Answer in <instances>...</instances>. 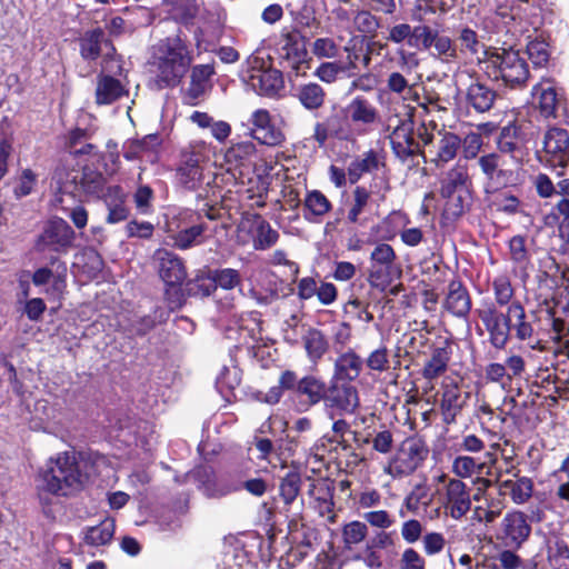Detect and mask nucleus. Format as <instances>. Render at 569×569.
Returning a JSON list of instances; mask_svg holds the SVG:
<instances>
[{"mask_svg":"<svg viewBox=\"0 0 569 569\" xmlns=\"http://www.w3.org/2000/svg\"><path fill=\"white\" fill-rule=\"evenodd\" d=\"M421 31L417 36L420 40L418 50L430 51L436 59L446 64L459 62V47L456 40L429 24H426Z\"/></svg>","mask_w":569,"mask_h":569,"instance_id":"obj_19","label":"nucleus"},{"mask_svg":"<svg viewBox=\"0 0 569 569\" xmlns=\"http://www.w3.org/2000/svg\"><path fill=\"white\" fill-rule=\"evenodd\" d=\"M453 345L455 342L451 338H443L436 341L435 346H431L430 355L425 360L420 370V375L425 380L433 382L445 377L452 359Z\"/></svg>","mask_w":569,"mask_h":569,"instance_id":"obj_22","label":"nucleus"},{"mask_svg":"<svg viewBox=\"0 0 569 569\" xmlns=\"http://www.w3.org/2000/svg\"><path fill=\"white\" fill-rule=\"evenodd\" d=\"M140 520L137 525L154 521L160 526H170L176 519V512L166 506H159L158 500H138Z\"/></svg>","mask_w":569,"mask_h":569,"instance_id":"obj_36","label":"nucleus"},{"mask_svg":"<svg viewBox=\"0 0 569 569\" xmlns=\"http://www.w3.org/2000/svg\"><path fill=\"white\" fill-rule=\"evenodd\" d=\"M539 161L552 169L560 168L558 176H563L569 168V132L561 128H550L543 139V149L537 152Z\"/></svg>","mask_w":569,"mask_h":569,"instance_id":"obj_17","label":"nucleus"},{"mask_svg":"<svg viewBox=\"0 0 569 569\" xmlns=\"http://www.w3.org/2000/svg\"><path fill=\"white\" fill-rule=\"evenodd\" d=\"M451 471L460 478H469L473 473H481L487 467V460L480 456H471L465 453H452Z\"/></svg>","mask_w":569,"mask_h":569,"instance_id":"obj_46","label":"nucleus"},{"mask_svg":"<svg viewBox=\"0 0 569 569\" xmlns=\"http://www.w3.org/2000/svg\"><path fill=\"white\" fill-rule=\"evenodd\" d=\"M428 456L429 446L425 438L412 435L399 443L385 470L392 477L410 476L423 466Z\"/></svg>","mask_w":569,"mask_h":569,"instance_id":"obj_9","label":"nucleus"},{"mask_svg":"<svg viewBox=\"0 0 569 569\" xmlns=\"http://www.w3.org/2000/svg\"><path fill=\"white\" fill-rule=\"evenodd\" d=\"M202 154L196 151H183L174 171L177 183L189 191L197 190L203 181Z\"/></svg>","mask_w":569,"mask_h":569,"instance_id":"obj_24","label":"nucleus"},{"mask_svg":"<svg viewBox=\"0 0 569 569\" xmlns=\"http://www.w3.org/2000/svg\"><path fill=\"white\" fill-rule=\"evenodd\" d=\"M477 162L485 177L486 193H497L506 189L513 191L522 189L526 180L523 162L509 159L497 152L485 153L478 158Z\"/></svg>","mask_w":569,"mask_h":569,"instance_id":"obj_6","label":"nucleus"},{"mask_svg":"<svg viewBox=\"0 0 569 569\" xmlns=\"http://www.w3.org/2000/svg\"><path fill=\"white\" fill-rule=\"evenodd\" d=\"M426 24H418L411 27L409 23H398L392 26L389 29V33L386 39L393 43H402L407 40L409 47L419 49L420 40H418V33L422 32L421 29H425Z\"/></svg>","mask_w":569,"mask_h":569,"instance_id":"obj_53","label":"nucleus"},{"mask_svg":"<svg viewBox=\"0 0 569 569\" xmlns=\"http://www.w3.org/2000/svg\"><path fill=\"white\" fill-rule=\"evenodd\" d=\"M362 362L368 376H380L391 368L390 350L381 343L371 350L366 358H362Z\"/></svg>","mask_w":569,"mask_h":569,"instance_id":"obj_48","label":"nucleus"},{"mask_svg":"<svg viewBox=\"0 0 569 569\" xmlns=\"http://www.w3.org/2000/svg\"><path fill=\"white\" fill-rule=\"evenodd\" d=\"M188 297L206 298L216 292L211 272L209 274H198L193 279L184 281Z\"/></svg>","mask_w":569,"mask_h":569,"instance_id":"obj_61","label":"nucleus"},{"mask_svg":"<svg viewBox=\"0 0 569 569\" xmlns=\"http://www.w3.org/2000/svg\"><path fill=\"white\" fill-rule=\"evenodd\" d=\"M365 458L361 453L357 452L350 443L343 439V443L340 446L339 460L336 461V468L341 471L352 472Z\"/></svg>","mask_w":569,"mask_h":569,"instance_id":"obj_62","label":"nucleus"},{"mask_svg":"<svg viewBox=\"0 0 569 569\" xmlns=\"http://www.w3.org/2000/svg\"><path fill=\"white\" fill-rule=\"evenodd\" d=\"M442 307L458 319L467 320L469 318L472 299L468 288L459 278H455L449 282Z\"/></svg>","mask_w":569,"mask_h":569,"instance_id":"obj_28","label":"nucleus"},{"mask_svg":"<svg viewBox=\"0 0 569 569\" xmlns=\"http://www.w3.org/2000/svg\"><path fill=\"white\" fill-rule=\"evenodd\" d=\"M323 405L339 416L353 415L360 407L359 391L353 383L330 377L326 381Z\"/></svg>","mask_w":569,"mask_h":569,"instance_id":"obj_15","label":"nucleus"},{"mask_svg":"<svg viewBox=\"0 0 569 569\" xmlns=\"http://www.w3.org/2000/svg\"><path fill=\"white\" fill-rule=\"evenodd\" d=\"M497 98V90L481 81L479 74L475 73V81L466 90L467 106L477 113H485L493 108Z\"/></svg>","mask_w":569,"mask_h":569,"instance_id":"obj_31","label":"nucleus"},{"mask_svg":"<svg viewBox=\"0 0 569 569\" xmlns=\"http://www.w3.org/2000/svg\"><path fill=\"white\" fill-rule=\"evenodd\" d=\"M457 41L459 42V53H469L475 56L479 52L481 42L476 30L469 26L458 29Z\"/></svg>","mask_w":569,"mask_h":569,"instance_id":"obj_64","label":"nucleus"},{"mask_svg":"<svg viewBox=\"0 0 569 569\" xmlns=\"http://www.w3.org/2000/svg\"><path fill=\"white\" fill-rule=\"evenodd\" d=\"M256 152V144L251 140H246L232 143L224 157L228 163L239 167L250 162Z\"/></svg>","mask_w":569,"mask_h":569,"instance_id":"obj_58","label":"nucleus"},{"mask_svg":"<svg viewBox=\"0 0 569 569\" xmlns=\"http://www.w3.org/2000/svg\"><path fill=\"white\" fill-rule=\"evenodd\" d=\"M531 527L523 512L513 511L503 519L505 543L508 547L519 548L529 537Z\"/></svg>","mask_w":569,"mask_h":569,"instance_id":"obj_35","label":"nucleus"},{"mask_svg":"<svg viewBox=\"0 0 569 569\" xmlns=\"http://www.w3.org/2000/svg\"><path fill=\"white\" fill-rule=\"evenodd\" d=\"M371 192L365 186H357L352 191V204L348 210L347 221L351 224H362L360 214L369 204Z\"/></svg>","mask_w":569,"mask_h":569,"instance_id":"obj_60","label":"nucleus"},{"mask_svg":"<svg viewBox=\"0 0 569 569\" xmlns=\"http://www.w3.org/2000/svg\"><path fill=\"white\" fill-rule=\"evenodd\" d=\"M270 263L273 266H286L289 268L292 282L296 283V295L300 301H308L317 298L320 305L331 306L338 299V288L335 283L325 281L319 272L298 279L300 267L297 262L287 258L283 250L273 251Z\"/></svg>","mask_w":569,"mask_h":569,"instance_id":"obj_8","label":"nucleus"},{"mask_svg":"<svg viewBox=\"0 0 569 569\" xmlns=\"http://www.w3.org/2000/svg\"><path fill=\"white\" fill-rule=\"evenodd\" d=\"M254 222L256 229L252 238L253 248L256 250H268L273 247L279 240V232L258 213L254 214Z\"/></svg>","mask_w":569,"mask_h":569,"instance_id":"obj_50","label":"nucleus"},{"mask_svg":"<svg viewBox=\"0 0 569 569\" xmlns=\"http://www.w3.org/2000/svg\"><path fill=\"white\" fill-rule=\"evenodd\" d=\"M496 144L497 153L523 162L525 140L521 128L516 122H509L500 128L496 137Z\"/></svg>","mask_w":569,"mask_h":569,"instance_id":"obj_30","label":"nucleus"},{"mask_svg":"<svg viewBox=\"0 0 569 569\" xmlns=\"http://www.w3.org/2000/svg\"><path fill=\"white\" fill-rule=\"evenodd\" d=\"M491 287L495 298V301L492 302L498 309H507L508 306L512 305L513 301H517L515 299L516 289L507 273L498 274L495 277Z\"/></svg>","mask_w":569,"mask_h":569,"instance_id":"obj_51","label":"nucleus"},{"mask_svg":"<svg viewBox=\"0 0 569 569\" xmlns=\"http://www.w3.org/2000/svg\"><path fill=\"white\" fill-rule=\"evenodd\" d=\"M385 166V154L375 149H369L349 163L348 181L350 184H356L366 173L377 172Z\"/></svg>","mask_w":569,"mask_h":569,"instance_id":"obj_34","label":"nucleus"},{"mask_svg":"<svg viewBox=\"0 0 569 569\" xmlns=\"http://www.w3.org/2000/svg\"><path fill=\"white\" fill-rule=\"evenodd\" d=\"M510 260L521 270H528L531 266V254L527 248V238L522 234H516L508 241Z\"/></svg>","mask_w":569,"mask_h":569,"instance_id":"obj_57","label":"nucleus"},{"mask_svg":"<svg viewBox=\"0 0 569 569\" xmlns=\"http://www.w3.org/2000/svg\"><path fill=\"white\" fill-rule=\"evenodd\" d=\"M282 72L273 68L253 69L249 76V84L260 96H277L283 89Z\"/></svg>","mask_w":569,"mask_h":569,"instance_id":"obj_32","label":"nucleus"},{"mask_svg":"<svg viewBox=\"0 0 569 569\" xmlns=\"http://www.w3.org/2000/svg\"><path fill=\"white\" fill-rule=\"evenodd\" d=\"M128 94L120 80L109 74H99L96 87V103L111 104Z\"/></svg>","mask_w":569,"mask_h":569,"instance_id":"obj_38","label":"nucleus"},{"mask_svg":"<svg viewBox=\"0 0 569 569\" xmlns=\"http://www.w3.org/2000/svg\"><path fill=\"white\" fill-rule=\"evenodd\" d=\"M301 487H307L308 495L316 498V480L309 477L302 480L301 475L298 471L289 470L280 481V496L281 498H297L300 493Z\"/></svg>","mask_w":569,"mask_h":569,"instance_id":"obj_43","label":"nucleus"},{"mask_svg":"<svg viewBox=\"0 0 569 569\" xmlns=\"http://www.w3.org/2000/svg\"><path fill=\"white\" fill-rule=\"evenodd\" d=\"M303 218L309 222H319L332 210V202L320 190L306 192L303 202Z\"/></svg>","mask_w":569,"mask_h":569,"instance_id":"obj_37","label":"nucleus"},{"mask_svg":"<svg viewBox=\"0 0 569 569\" xmlns=\"http://www.w3.org/2000/svg\"><path fill=\"white\" fill-rule=\"evenodd\" d=\"M167 13L182 24L190 23L199 13L198 0H162Z\"/></svg>","mask_w":569,"mask_h":569,"instance_id":"obj_45","label":"nucleus"},{"mask_svg":"<svg viewBox=\"0 0 569 569\" xmlns=\"http://www.w3.org/2000/svg\"><path fill=\"white\" fill-rule=\"evenodd\" d=\"M387 90L391 93L400 96L403 100H412L419 102V94L415 84H410L408 79L400 72H391L386 80Z\"/></svg>","mask_w":569,"mask_h":569,"instance_id":"obj_56","label":"nucleus"},{"mask_svg":"<svg viewBox=\"0 0 569 569\" xmlns=\"http://www.w3.org/2000/svg\"><path fill=\"white\" fill-rule=\"evenodd\" d=\"M438 396L442 423L447 427L456 425L471 399V393L463 386V378L445 376L440 382Z\"/></svg>","mask_w":569,"mask_h":569,"instance_id":"obj_11","label":"nucleus"},{"mask_svg":"<svg viewBox=\"0 0 569 569\" xmlns=\"http://www.w3.org/2000/svg\"><path fill=\"white\" fill-rule=\"evenodd\" d=\"M326 381L315 375H306L298 378L296 371L283 370L278 379V385L272 386L264 395L263 401L268 405L280 402L286 391L290 392L289 399L298 412H307L319 403H323Z\"/></svg>","mask_w":569,"mask_h":569,"instance_id":"obj_3","label":"nucleus"},{"mask_svg":"<svg viewBox=\"0 0 569 569\" xmlns=\"http://www.w3.org/2000/svg\"><path fill=\"white\" fill-rule=\"evenodd\" d=\"M104 31L98 27L84 32L79 40L80 56L86 61H96L101 56Z\"/></svg>","mask_w":569,"mask_h":569,"instance_id":"obj_49","label":"nucleus"},{"mask_svg":"<svg viewBox=\"0 0 569 569\" xmlns=\"http://www.w3.org/2000/svg\"><path fill=\"white\" fill-rule=\"evenodd\" d=\"M74 239L76 232L71 226L64 219L53 217L46 222L34 248L38 252L67 253L73 247Z\"/></svg>","mask_w":569,"mask_h":569,"instance_id":"obj_14","label":"nucleus"},{"mask_svg":"<svg viewBox=\"0 0 569 569\" xmlns=\"http://www.w3.org/2000/svg\"><path fill=\"white\" fill-rule=\"evenodd\" d=\"M239 336L241 341H239L237 345H234L232 348L229 349V353L231 357V361L233 365V373L231 375V371L228 367H223L219 377L217 378V383L227 387L228 389L232 390L236 387L240 385L241 378L239 376V368L237 365L236 355L239 351L246 350L247 353H253L254 357H258L260 351H263V347L258 346L256 347V339L253 337V333L244 328L239 329Z\"/></svg>","mask_w":569,"mask_h":569,"instance_id":"obj_23","label":"nucleus"},{"mask_svg":"<svg viewBox=\"0 0 569 569\" xmlns=\"http://www.w3.org/2000/svg\"><path fill=\"white\" fill-rule=\"evenodd\" d=\"M343 108L355 138L369 134L381 122L378 107L366 96L353 97Z\"/></svg>","mask_w":569,"mask_h":569,"instance_id":"obj_16","label":"nucleus"},{"mask_svg":"<svg viewBox=\"0 0 569 569\" xmlns=\"http://www.w3.org/2000/svg\"><path fill=\"white\" fill-rule=\"evenodd\" d=\"M388 138L395 158L401 163L410 162L411 166H418V158L426 162L425 150L416 139L415 123L411 119L401 120Z\"/></svg>","mask_w":569,"mask_h":569,"instance_id":"obj_13","label":"nucleus"},{"mask_svg":"<svg viewBox=\"0 0 569 569\" xmlns=\"http://www.w3.org/2000/svg\"><path fill=\"white\" fill-rule=\"evenodd\" d=\"M189 70L190 81L183 91V100L189 106H197L212 88L211 79L216 74L214 62L194 64Z\"/></svg>","mask_w":569,"mask_h":569,"instance_id":"obj_25","label":"nucleus"},{"mask_svg":"<svg viewBox=\"0 0 569 569\" xmlns=\"http://www.w3.org/2000/svg\"><path fill=\"white\" fill-rule=\"evenodd\" d=\"M152 261L157 273L164 284H183L188 270L186 261L169 248H158L153 251Z\"/></svg>","mask_w":569,"mask_h":569,"instance_id":"obj_20","label":"nucleus"},{"mask_svg":"<svg viewBox=\"0 0 569 569\" xmlns=\"http://www.w3.org/2000/svg\"><path fill=\"white\" fill-rule=\"evenodd\" d=\"M363 370L362 357L353 348H348L337 356L331 377L353 383Z\"/></svg>","mask_w":569,"mask_h":569,"instance_id":"obj_33","label":"nucleus"},{"mask_svg":"<svg viewBox=\"0 0 569 569\" xmlns=\"http://www.w3.org/2000/svg\"><path fill=\"white\" fill-rule=\"evenodd\" d=\"M52 181L56 183V202L61 204L64 196L76 198L83 194L101 198L104 196L107 183L106 177L100 171L88 166L82 169L58 167L53 172Z\"/></svg>","mask_w":569,"mask_h":569,"instance_id":"obj_7","label":"nucleus"},{"mask_svg":"<svg viewBox=\"0 0 569 569\" xmlns=\"http://www.w3.org/2000/svg\"><path fill=\"white\" fill-rule=\"evenodd\" d=\"M278 50V64L289 77L305 76L309 69V54L305 37L297 29L281 32Z\"/></svg>","mask_w":569,"mask_h":569,"instance_id":"obj_12","label":"nucleus"},{"mask_svg":"<svg viewBox=\"0 0 569 569\" xmlns=\"http://www.w3.org/2000/svg\"><path fill=\"white\" fill-rule=\"evenodd\" d=\"M486 76L510 89H522L530 78L529 64L519 50L489 47L480 60Z\"/></svg>","mask_w":569,"mask_h":569,"instance_id":"obj_5","label":"nucleus"},{"mask_svg":"<svg viewBox=\"0 0 569 569\" xmlns=\"http://www.w3.org/2000/svg\"><path fill=\"white\" fill-rule=\"evenodd\" d=\"M193 61L192 50L180 34L167 37L154 54L156 83L159 89L176 88L188 73Z\"/></svg>","mask_w":569,"mask_h":569,"instance_id":"obj_4","label":"nucleus"},{"mask_svg":"<svg viewBox=\"0 0 569 569\" xmlns=\"http://www.w3.org/2000/svg\"><path fill=\"white\" fill-rule=\"evenodd\" d=\"M341 443H343V439H337V437H330L329 435L319 438L310 448L307 460L308 463L312 465V470L328 469L331 465H336V461L339 460Z\"/></svg>","mask_w":569,"mask_h":569,"instance_id":"obj_29","label":"nucleus"},{"mask_svg":"<svg viewBox=\"0 0 569 569\" xmlns=\"http://www.w3.org/2000/svg\"><path fill=\"white\" fill-rule=\"evenodd\" d=\"M250 122L252 124L250 128L251 137L258 140L261 144L274 147L284 142V133L272 123L268 110L258 109L253 111Z\"/></svg>","mask_w":569,"mask_h":569,"instance_id":"obj_26","label":"nucleus"},{"mask_svg":"<svg viewBox=\"0 0 569 569\" xmlns=\"http://www.w3.org/2000/svg\"><path fill=\"white\" fill-rule=\"evenodd\" d=\"M160 144L157 133L147 134L141 139L130 140L123 146V158L128 161L138 160L143 153L153 151Z\"/></svg>","mask_w":569,"mask_h":569,"instance_id":"obj_52","label":"nucleus"},{"mask_svg":"<svg viewBox=\"0 0 569 569\" xmlns=\"http://www.w3.org/2000/svg\"><path fill=\"white\" fill-rule=\"evenodd\" d=\"M470 182L467 164L457 162L441 180V197H450L457 192H468Z\"/></svg>","mask_w":569,"mask_h":569,"instance_id":"obj_41","label":"nucleus"},{"mask_svg":"<svg viewBox=\"0 0 569 569\" xmlns=\"http://www.w3.org/2000/svg\"><path fill=\"white\" fill-rule=\"evenodd\" d=\"M42 488L53 496H73L88 486H108L114 477L110 458L90 448L59 452L39 475Z\"/></svg>","mask_w":569,"mask_h":569,"instance_id":"obj_2","label":"nucleus"},{"mask_svg":"<svg viewBox=\"0 0 569 569\" xmlns=\"http://www.w3.org/2000/svg\"><path fill=\"white\" fill-rule=\"evenodd\" d=\"M301 339L308 359L315 365L329 351V340L325 332L318 328H308Z\"/></svg>","mask_w":569,"mask_h":569,"instance_id":"obj_42","label":"nucleus"},{"mask_svg":"<svg viewBox=\"0 0 569 569\" xmlns=\"http://www.w3.org/2000/svg\"><path fill=\"white\" fill-rule=\"evenodd\" d=\"M177 231L169 230L163 243L176 250L186 251L201 246L206 241L204 232L209 229L206 221L190 222Z\"/></svg>","mask_w":569,"mask_h":569,"instance_id":"obj_27","label":"nucleus"},{"mask_svg":"<svg viewBox=\"0 0 569 569\" xmlns=\"http://www.w3.org/2000/svg\"><path fill=\"white\" fill-rule=\"evenodd\" d=\"M461 143L460 137L453 132L445 131L443 133H440L437 156L435 158L437 166L440 163H447L455 159L458 150L461 148Z\"/></svg>","mask_w":569,"mask_h":569,"instance_id":"obj_54","label":"nucleus"},{"mask_svg":"<svg viewBox=\"0 0 569 569\" xmlns=\"http://www.w3.org/2000/svg\"><path fill=\"white\" fill-rule=\"evenodd\" d=\"M533 482L528 477H520L517 480H505L499 486L501 496L509 495L510 498H532Z\"/></svg>","mask_w":569,"mask_h":569,"instance_id":"obj_59","label":"nucleus"},{"mask_svg":"<svg viewBox=\"0 0 569 569\" xmlns=\"http://www.w3.org/2000/svg\"><path fill=\"white\" fill-rule=\"evenodd\" d=\"M296 97L306 110L317 111L325 106L327 92L319 83L308 82L298 87Z\"/></svg>","mask_w":569,"mask_h":569,"instance_id":"obj_44","label":"nucleus"},{"mask_svg":"<svg viewBox=\"0 0 569 569\" xmlns=\"http://www.w3.org/2000/svg\"><path fill=\"white\" fill-rule=\"evenodd\" d=\"M520 192L521 189L519 191L506 189L495 193L496 198L493 200V204L496 210L507 216H516L518 213H522L523 209L522 201L520 199Z\"/></svg>","mask_w":569,"mask_h":569,"instance_id":"obj_55","label":"nucleus"},{"mask_svg":"<svg viewBox=\"0 0 569 569\" xmlns=\"http://www.w3.org/2000/svg\"><path fill=\"white\" fill-rule=\"evenodd\" d=\"M116 532V521L107 517L97 526L86 527L82 531V543L89 547L110 545Z\"/></svg>","mask_w":569,"mask_h":569,"instance_id":"obj_40","label":"nucleus"},{"mask_svg":"<svg viewBox=\"0 0 569 569\" xmlns=\"http://www.w3.org/2000/svg\"><path fill=\"white\" fill-rule=\"evenodd\" d=\"M475 313L488 332L490 346L497 350L506 349L512 338L539 343L540 336L546 335L561 343L557 353L569 358V303L560 307L558 302L550 306L545 301L527 313L521 301H513L505 310L498 309L491 301H485Z\"/></svg>","mask_w":569,"mask_h":569,"instance_id":"obj_1","label":"nucleus"},{"mask_svg":"<svg viewBox=\"0 0 569 569\" xmlns=\"http://www.w3.org/2000/svg\"><path fill=\"white\" fill-rule=\"evenodd\" d=\"M318 532L313 529H308L303 532L301 540L291 547L284 557V562L289 568H295L316 551L319 546Z\"/></svg>","mask_w":569,"mask_h":569,"instance_id":"obj_39","label":"nucleus"},{"mask_svg":"<svg viewBox=\"0 0 569 569\" xmlns=\"http://www.w3.org/2000/svg\"><path fill=\"white\" fill-rule=\"evenodd\" d=\"M532 93L538 99L537 107L543 118H567V99L556 89L551 80H542L533 86Z\"/></svg>","mask_w":569,"mask_h":569,"instance_id":"obj_21","label":"nucleus"},{"mask_svg":"<svg viewBox=\"0 0 569 569\" xmlns=\"http://www.w3.org/2000/svg\"><path fill=\"white\" fill-rule=\"evenodd\" d=\"M401 277L402 267L393 247L386 242L377 243L369 257L368 281L370 286L383 291Z\"/></svg>","mask_w":569,"mask_h":569,"instance_id":"obj_10","label":"nucleus"},{"mask_svg":"<svg viewBox=\"0 0 569 569\" xmlns=\"http://www.w3.org/2000/svg\"><path fill=\"white\" fill-rule=\"evenodd\" d=\"M312 139L322 148L329 139L351 141L353 132L343 107H332L330 113L313 126Z\"/></svg>","mask_w":569,"mask_h":569,"instance_id":"obj_18","label":"nucleus"},{"mask_svg":"<svg viewBox=\"0 0 569 569\" xmlns=\"http://www.w3.org/2000/svg\"><path fill=\"white\" fill-rule=\"evenodd\" d=\"M452 453H465L471 456H478L483 452V460L489 462L493 461V453L486 450V442L482 438L475 433L462 435L460 438H456L455 442L450 447Z\"/></svg>","mask_w":569,"mask_h":569,"instance_id":"obj_47","label":"nucleus"},{"mask_svg":"<svg viewBox=\"0 0 569 569\" xmlns=\"http://www.w3.org/2000/svg\"><path fill=\"white\" fill-rule=\"evenodd\" d=\"M221 210L222 208L217 203L203 202L201 206L198 204L194 210H186L182 214L187 222L198 223L199 221H204V219L210 221L219 220L222 216Z\"/></svg>","mask_w":569,"mask_h":569,"instance_id":"obj_63","label":"nucleus"}]
</instances>
